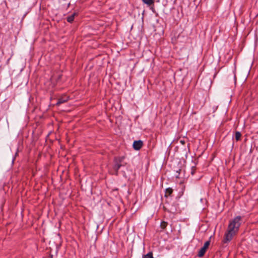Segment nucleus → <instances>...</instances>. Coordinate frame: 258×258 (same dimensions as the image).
I'll return each instance as SVG.
<instances>
[{"label": "nucleus", "instance_id": "1", "mask_svg": "<svg viewBox=\"0 0 258 258\" xmlns=\"http://www.w3.org/2000/svg\"><path fill=\"white\" fill-rule=\"evenodd\" d=\"M241 217L236 216L230 221L227 232L224 235V242L226 243L231 240L232 237L238 231L241 225Z\"/></svg>", "mask_w": 258, "mask_h": 258}, {"label": "nucleus", "instance_id": "2", "mask_svg": "<svg viewBox=\"0 0 258 258\" xmlns=\"http://www.w3.org/2000/svg\"><path fill=\"white\" fill-rule=\"evenodd\" d=\"M124 156L115 157L114 159V165L113 169L114 171V174L116 175H118V172L119 168L122 166H124L126 163L123 162Z\"/></svg>", "mask_w": 258, "mask_h": 258}, {"label": "nucleus", "instance_id": "3", "mask_svg": "<svg viewBox=\"0 0 258 258\" xmlns=\"http://www.w3.org/2000/svg\"><path fill=\"white\" fill-rule=\"evenodd\" d=\"M210 240H209L205 242L204 246L199 251V252L198 253V256L199 257H201L205 255L207 250L208 249L210 245Z\"/></svg>", "mask_w": 258, "mask_h": 258}, {"label": "nucleus", "instance_id": "4", "mask_svg": "<svg viewBox=\"0 0 258 258\" xmlns=\"http://www.w3.org/2000/svg\"><path fill=\"white\" fill-rule=\"evenodd\" d=\"M69 96H68L66 95H63L58 99V101L56 103V105L58 106L62 103H65L67 102L69 100Z\"/></svg>", "mask_w": 258, "mask_h": 258}, {"label": "nucleus", "instance_id": "5", "mask_svg": "<svg viewBox=\"0 0 258 258\" xmlns=\"http://www.w3.org/2000/svg\"><path fill=\"white\" fill-rule=\"evenodd\" d=\"M143 145V142L141 140L135 141L133 143V148L135 150H139Z\"/></svg>", "mask_w": 258, "mask_h": 258}, {"label": "nucleus", "instance_id": "6", "mask_svg": "<svg viewBox=\"0 0 258 258\" xmlns=\"http://www.w3.org/2000/svg\"><path fill=\"white\" fill-rule=\"evenodd\" d=\"M76 16H77V14L76 13H74L70 16H68L67 18V21L69 23H72L74 21Z\"/></svg>", "mask_w": 258, "mask_h": 258}, {"label": "nucleus", "instance_id": "7", "mask_svg": "<svg viewBox=\"0 0 258 258\" xmlns=\"http://www.w3.org/2000/svg\"><path fill=\"white\" fill-rule=\"evenodd\" d=\"M172 192L173 189L169 187L166 188L165 192V197H167L170 196Z\"/></svg>", "mask_w": 258, "mask_h": 258}, {"label": "nucleus", "instance_id": "8", "mask_svg": "<svg viewBox=\"0 0 258 258\" xmlns=\"http://www.w3.org/2000/svg\"><path fill=\"white\" fill-rule=\"evenodd\" d=\"M241 134L239 132H236L235 135V138L236 141H240L241 140Z\"/></svg>", "mask_w": 258, "mask_h": 258}, {"label": "nucleus", "instance_id": "9", "mask_svg": "<svg viewBox=\"0 0 258 258\" xmlns=\"http://www.w3.org/2000/svg\"><path fill=\"white\" fill-rule=\"evenodd\" d=\"M142 258H154L152 251L148 252L147 254L144 255Z\"/></svg>", "mask_w": 258, "mask_h": 258}, {"label": "nucleus", "instance_id": "10", "mask_svg": "<svg viewBox=\"0 0 258 258\" xmlns=\"http://www.w3.org/2000/svg\"><path fill=\"white\" fill-rule=\"evenodd\" d=\"M143 2L149 6H150L154 4V0H142Z\"/></svg>", "mask_w": 258, "mask_h": 258}, {"label": "nucleus", "instance_id": "11", "mask_svg": "<svg viewBox=\"0 0 258 258\" xmlns=\"http://www.w3.org/2000/svg\"><path fill=\"white\" fill-rule=\"evenodd\" d=\"M168 225L167 222L165 221H162L161 223L160 227L162 229H165Z\"/></svg>", "mask_w": 258, "mask_h": 258}, {"label": "nucleus", "instance_id": "12", "mask_svg": "<svg viewBox=\"0 0 258 258\" xmlns=\"http://www.w3.org/2000/svg\"><path fill=\"white\" fill-rule=\"evenodd\" d=\"M196 168L195 167H192L191 168V174L192 175H194L195 173V172H196Z\"/></svg>", "mask_w": 258, "mask_h": 258}, {"label": "nucleus", "instance_id": "13", "mask_svg": "<svg viewBox=\"0 0 258 258\" xmlns=\"http://www.w3.org/2000/svg\"><path fill=\"white\" fill-rule=\"evenodd\" d=\"M180 143L182 144V145H184L185 144V141L184 140H180Z\"/></svg>", "mask_w": 258, "mask_h": 258}, {"label": "nucleus", "instance_id": "14", "mask_svg": "<svg viewBox=\"0 0 258 258\" xmlns=\"http://www.w3.org/2000/svg\"><path fill=\"white\" fill-rule=\"evenodd\" d=\"M51 258H52V256L51 257Z\"/></svg>", "mask_w": 258, "mask_h": 258}]
</instances>
